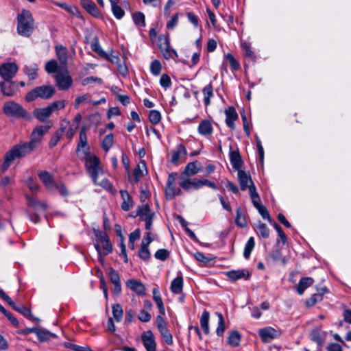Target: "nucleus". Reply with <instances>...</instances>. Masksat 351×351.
<instances>
[{"instance_id": "f257e3e1", "label": "nucleus", "mask_w": 351, "mask_h": 351, "mask_svg": "<svg viewBox=\"0 0 351 351\" xmlns=\"http://www.w3.org/2000/svg\"><path fill=\"white\" fill-rule=\"evenodd\" d=\"M34 150V149L27 142L14 145L5 154V160L1 167L2 171H6L14 160L24 158Z\"/></svg>"}, {"instance_id": "f03ea898", "label": "nucleus", "mask_w": 351, "mask_h": 351, "mask_svg": "<svg viewBox=\"0 0 351 351\" xmlns=\"http://www.w3.org/2000/svg\"><path fill=\"white\" fill-rule=\"evenodd\" d=\"M34 29V21L29 10H23L17 16V32L25 37H29Z\"/></svg>"}, {"instance_id": "7ed1b4c3", "label": "nucleus", "mask_w": 351, "mask_h": 351, "mask_svg": "<svg viewBox=\"0 0 351 351\" xmlns=\"http://www.w3.org/2000/svg\"><path fill=\"white\" fill-rule=\"evenodd\" d=\"M81 159L85 162L84 166L87 173L92 178L94 184H97L99 176L103 174L99 158L95 155H90Z\"/></svg>"}, {"instance_id": "20e7f679", "label": "nucleus", "mask_w": 351, "mask_h": 351, "mask_svg": "<svg viewBox=\"0 0 351 351\" xmlns=\"http://www.w3.org/2000/svg\"><path fill=\"white\" fill-rule=\"evenodd\" d=\"M3 112L8 117L16 119H31V114L21 105L14 101L5 102L3 106Z\"/></svg>"}, {"instance_id": "39448f33", "label": "nucleus", "mask_w": 351, "mask_h": 351, "mask_svg": "<svg viewBox=\"0 0 351 351\" xmlns=\"http://www.w3.org/2000/svg\"><path fill=\"white\" fill-rule=\"evenodd\" d=\"M55 93V88L52 86L43 85L36 86L26 94L25 99L27 102L33 101L38 98L49 99L53 96Z\"/></svg>"}, {"instance_id": "423d86ee", "label": "nucleus", "mask_w": 351, "mask_h": 351, "mask_svg": "<svg viewBox=\"0 0 351 351\" xmlns=\"http://www.w3.org/2000/svg\"><path fill=\"white\" fill-rule=\"evenodd\" d=\"M196 163L197 162L188 163L180 175V182L179 185L186 191L191 189L193 179H191L190 177L197 174L201 171V169L197 167Z\"/></svg>"}, {"instance_id": "0eeeda50", "label": "nucleus", "mask_w": 351, "mask_h": 351, "mask_svg": "<svg viewBox=\"0 0 351 351\" xmlns=\"http://www.w3.org/2000/svg\"><path fill=\"white\" fill-rule=\"evenodd\" d=\"M96 237L97 239L95 247L97 251L99 261L102 262L104 261L103 257L112 252V247L105 232H98Z\"/></svg>"}, {"instance_id": "6e6552de", "label": "nucleus", "mask_w": 351, "mask_h": 351, "mask_svg": "<svg viewBox=\"0 0 351 351\" xmlns=\"http://www.w3.org/2000/svg\"><path fill=\"white\" fill-rule=\"evenodd\" d=\"M158 47L165 59L168 60L178 57L176 50L170 47L169 35H160L158 36Z\"/></svg>"}, {"instance_id": "1a4fd4ad", "label": "nucleus", "mask_w": 351, "mask_h": 351, "mask_svg": "<svg viewBox=\"0 0 351 351\" xmlns=\"http://www.w3.org/2000/svg\"><path fill=\"white\" fill-rule=\"evenodd\" d=\"M177 177L178 173L176 172H172L168 176L165 187V195L168 199H172L176 195H180L182 193L181 189L176 186Z\"/></svg>"}, {"instance_id": "9d476101", "label": "nucleus", "mask_w": 351, "mask_h": 351, "mask_svg": "<svg viewBox=\"0 0 351 351\" xmlns=\"http://www.w3.org/2000/svg\"><path fill=\"white\" fill-rule=\"evenodd\" d=\"M50 128L49 125H40L36 127L32 132L30 141L27 142L32 147L37 149L40 145L43 135L47 132Z\"/></svg>"}, {"instance_id": "9b49d317", "label": "nucleus", "mask_w": 351, "mask_h": 351, "mask_svg": "<svg viewBox=\"0 0 351 351\" xmlns=\"http://www.w3.org/2000/svg\"><path fill=\"white\" fill-rule=\"evenodd\" d=\"M55 80L58 88L61 90H68L73 84V80L66 70L58 71L55 75Z\"/></svg>"}, {"instance_id": "f8f14e48", "label": "nucleus", "mask_w": 351, "mask_h": 351, "mask_svg": "<svg viewBox=\"0 0 351 351\" xmlns=\"http://www.w3.org/2000/svg\"><path fill=\"white\" fill-rule=\"evenodd\" d=\"M18 66L14 62L3 63L0 65V76L3 80H12L18 71Z\"/></svg>"}, {"instance_id": "ddd939ff", "label": "nucleus", "mask_w": 351, "mask_h": 351, "mask_svg": "<svg viewBox=\"0 0 351 351\" xmlns=\"http://www.w3.org/2000/svg\"><path fill=\"white\" fill-rule=\"evenodd\" d=\"M86 128L83 126L80 132L79 136V142L76 148V153L78 154L81 151L82 152L84 156L82 158H86L88 156H90V147L88 145L87 141V136H86Z\"/></svg>"}, {"instance_id": "4468645a", "label": "nucleus", "mask_w": 351, "mask_h": 351, "mask_svg": "<svg viewBox=\"0 0 351 351\" xmlns=\"http://www.w3.org/2000/svg\"><path fill=\"white\" fill-rule=\"evenodd\" d=\"M0 91L4 96L13 97L18 91V86L12 80H2L0 82Z\"/></svg>"}, {"instance_id": "2eb2a0df", "label": "nucleus", "mask_w": 351, "mask_h": 351, "mask_svg": "<svg viewBox=\"0 0 351 351\" xmlns=\"http://www.w3.org/2000/svg\"><path fill=\"white\" fill-rule=\"evenodd\" d=\"M141 339L147 351H156V343L152 330L144 332L141 335Z\"/></svg>"}, {"instance_id": "dca6fc26", "label": "nucleus", "mask_w": 351, "mask_h": 351, "mask_svg": "<svg viewBox=\"0 0 351 351\" xmlns=\"http://www.w3.org/2000/svg\"><path fill=\"white\" fill-rule=\"evenodd\" d=\"M258 335L263 342H270L274 339L279 337L280 333L278 330L271 327H266L260 329Z\"/></svg>"}, {"instance_id": "f3484780", "label": "nucleus", "mask_w": 351, "mask_h": 351, "mask_svg": "<svg viewBox=\"0 0 351 351\" xmlns=\"http://www.w3.org/2000/svg\"><path fill=\"white\" fill-rule=\"evenodd\" d=\"M238 180L241 191L250 190L251 185H254L250 176L243 170L238 171Z\"/></svg>"}, {"instance_id": "a211bd4d", "label": "nucleus", "mask_w": 351, "mask_h": 351, "mask_svg": "<svg viewBox=\"0 0 351 351\" xmlns=\"http://www.w3.org/2000/svg\"><path fill=\"white\" fill-rule=\"evenodd\" d=\"M38 178L48 191H54V186L57 182L53 180V176L48 171H43L39 172Z\"/></svg>"}, {"instance_id": "6ab92c4d", "label": "nucleus", "mask_w": 351, "mask_h": 351, "mask_svg": "<svg viewBox=\"0 0 351 351\" xmlns=\"http://www.w3.org/2000/svg\"><path fill=\"white\" fill-rule=\"evenodd\" d=\"M226 123L231 129L235 128L234 121L238 119V114L234 107H229L225 110Z\"/></svg>"}, {"instance_id": "aec40b11", "label": "nucleus", "mask_w": 351, "mask_h": 351, "mask_svg": "<svg viewBox=\"0 0 351 351\" xmlns=\"http://www.w3.org/2000/svg\"><path fill=\"white\" fill-rule=\"evenodd\" d=\"M154 213L151 210L149 206L145 204L138 207L136 216H138L142 221H145L154 219Z\"/></svg>"}, {"instance_id": "412c9836", "label": "nucleus", "mask_w": 351, "mask_h": 351, "mask_svg": "<svg viewBox=\"0 0 351 351\" xmlns=\"http://www.w3.org/2000/svg\"><path fill=\"white\" fill-rule=\"evenodd\" d=\"M226 276L232 281H237L241 278L248 279L250 274L247 269L232 270L226 273Z\"/></svg>"}, {"instance_id": "4be33fe9", "label": "nucleus", "mask_w": 351, "mask_h": 351, "mask_svg": "<svg viewBox=\"0 0 351 351\" xmlns=\"http://www.w3.org/2000/svg\"><path fill=\"white\" fill-rule=\"evenodd\" d=\"M128 288L134 291L136 294L140 295H145V287L141 282L131 279L128 280L126 283Z\"/></svg>"}, {"instance_id": "5701e85b", "label": "nucleus", "mask_w": 351, "mask_h": 351, "mask_svg": "<svg viewBox=\"0 0 351 351\" xmlns=\"http://www.w3.org/2000/svg\"><path fill=\"white\" fill-rule=\"evenodd\" d=\"M204 186H206L210 187L214 190L217 189V186L214 182L210 181L208 179H199V178H193V182L192 183L191 189H193L197 190Z\"/></svg>"}, {"instance_id": "b1692460", "label": "nucleus", "mask_w": 351, "mask_h": 351, "mask_svg": "<svg viewBox=\"0 0 351 351\" xmlns=\"http://www.w3.org/2000/svg\"><path fill=\"white\" fill-rule=\"evenodd\" d=\"M197 131L202 136H207L210 135L213 131V127L212 125L211 121L208 119H204L200 121L198 125Z\"/></svg>"}, {"instance_id": "393cba45", "label": "nucleus", "mask_w": 351, "mask_h": 351, "mask_svg": "<svg viewBox=\"0 0 351 351\" xmlns=\"http://www.w3.org/2000/svg\"><path fill=\"white\" fill-rule=\"evenodd\" d=\"M34 116L40 121L44 122L52 114L51 109L47 106L45 108H36L33 112Z\"/></svg>"}, {"instance_id": "a878e982", "label": "nucleus", "mask_w": 351, "mask_h": 351, "mask_svg": "<svg viewBox=\"0 0 351 351\" xmlns=\"http://www.w3.org/2000/svg\"><path fill=\"white\" fill-rule=\"evenodd\" d=\"M80 2L82 6L92 16L95 17L99 16V11L92 0H81Z\"/></svg>"}, {"instance_id": "bb28decb", "label": "nucleus", "mask_w": 351, "mask_h": 351, "mask_svg": "<svg viewBox=\"0 0 351 351\" xmlns=\"http://www.w3.org/2000/svg\"><path fill=\"white\" fill-rule=\"evenodd\" d=\"M123 202L121 204V209L124 211H128L133 206V201L132 197L127 191H120Z\"/></svg>"}, {"instance_id": "cd10ccee", "label": "nucleus", "mask_w": 351, "mask_h": 351, "mask_svg": "<svg viewBox=\"0 0 351 351\" xmlns=\"http://www.w3.org/2000/svg\"><path fill=\"white\" fill-rule=\"evenodd\" d=\"M230 160L232 167L236 170H241L243 161L238 150L230 152Z\"/></svg>"}, {"instance_id": "c85d7f7f", "label": "nucleus", "mask_w": 351, "mask_h": 351, "mask_svg": "<svg viewBox=\"0 0 351 351\" xmlns=\"http://www.w3.org/2000/svg\"><path fill=\"white\" fill-rule=\"evenodd\" d=\"M186 155V149L184 145L179 144L176 149L172 151L171 161L172 163L176 164L179 160Z\"/></svg>"}, {"instance_id": "c756f323", "label": "nucleus", "mask_w": 351, "mask_h": 351, "mask_svg": "<svg viewBox=\"0 0 351 351\" xmlns=\"http://www.w3.org/2000/svg\"><path fill=\"white\" fill-rule=\"evenodd\" d=\"M26 198L28 202V206L29 207H32L34 210H41L43 212H45L47 210V205L45 203L41 202L38 199L29 195H27Z\"/></svg>"}, {"instance_id": "7c9ffc66", "label": "nucleus", "mask_w": 351, "mask_h": 351, "mask_svg": "<svg viewBox=\"0 0 351 351\" xmlns=\"http://www.w3.org/2000/svg\"><path fill=\"white\" fill-rule=\"evenodd\" d=\"M56 56L62 66H66L67 64V49L62 45H57L56 47Z\"/></svg>"}, {"instance_id": "2f4dec72", "label": "nucleus", "mask_w": 351, "mask_h": 351, "mask_svg": "<svg viewBox=\"0 0 351 351\" xmlns=\"http://www.w3.org/2000/svg\"><path fill=\"white\" fill-rule=\"evenodd\" d=\"M314 280L311 277L302 278L296 287L297 292L299 295H302L304 290L313 285Z\"/></svg>"}, {"instance_id": "473e14b6", "label": "nucleus", "mask_w": 351, "mask_h": 351, "mask_svg": "<svg viewBox=\"0 0 351 351\" xmlns=\"http://www.w3.org/2000/svg\"><path fill=\"white\" fill-rule=\"evenodd\" d=\"M171 291L174 294H179L183 289V278L182 275L177 276L171 283Z\"/></svg>"}, {"instance_id": "72a5a7b5", "label": "nucleus", "mask_w": 351, "mask_h": 351, "mask_svg": "<svg viewBox=\"0 0 351 351\" xmlns=\"http://www.w3.org/2000/svg\"><path fill=\"white\" fill-rule=\"evenodd\" d=\"M152 293L153 299L159 309L160 313L162 315H165V308L158 289L156 287L154 288L152 290Z\"/></svg>"}, {"instance_id": "f704fd0d", "label": "nucleus", "mask_w": 351, "mask_h": 351, "mask_svg": "<svg viewBox=\"0 0 351 351\" xmlns=\"http://www.w3.org/2000/svg\"><path fill=\"white\" fill-rule=\"evenodd\" d=\"M202 93L204 95V103L206 106H208L210 104V99L214 96L213 88L211 83L203 88Z\"/></svg>"}, {"instance_id": "c9c22d12", "label": "nucleus", "mask_w": 351, "mask_h": 351, "mask_svg": "<svg viewBox=\"0 0 351 351\" xmlns=\"http://www.w3.org/2000/svg\"><path fill=\"white\" fill-rule=\"evenodd\" d=\"M258 236L267 239L269 236V229L267 225L261 221H258L254 228Z\"/></svg>"}, {"instance_id": "e433bc0d", "label": "nucleus", "mask_w": 351, "mask_h": 351, "mask_svg": "<svg viewBox=\"0 0 351 351\" xmlns=\"http://www.w3.org/2000/svg\"><path fill=\"white\" fill-rule=\"evenodd\" d=\"M227 341L230 346L237 347L240 344L241 335L238 331L232 330L230 332Z\"/></svg>"}, {"instance_id": "4c0bfd02", "label": "nucleus", "mask_w": 351, "mask_h": 351, "mask_svg": "<svg viewBox=\"0 0 351 351\" xmlns=\"http://www.w3.org/2000/svg\"><path fill=\"white\" fill-rule=\"evenodd\" d=\"M209 319H210L209 312L207 311H204L202 313L201 318H200V325H201V327L202 328L204 333L206 335L209 334V332H210Z\"/></svg>"}, {"instance_id": "58836bf2", "label": "nucleus", "mask_w": 351, "mask_h": 351, "mask_svg": "<svg viewBox=\"0 0 351 351\" xmlns=\"http://www.w3.org/2000/svg\"><path fill=\"white\" fill-rule=\"evenodd\" d=\"M158 329L161 336L163 337L165 343L169 346L172 345L173 343V336L167 328V325L161 326Z\"/></svg>"}, {"instance_id": "ea45409f", "label": "nucleus", "mask_w": 351, "mask_h": 351, "mask_svg": "<svg viewBox=\"0 0 351 351\" xmlns=\"http://www.w3.org/2000/svg\"><path fill=\"white\" fill-rule=\"evenodd\" d=\"M16 311L19 313H21L24 317L29 319V320L34 322H38L40 319L37 317H35L31 313V311L29 308L24 306H19L18 308H16Z\"/></svg>"}, {"instance_id": "a19ab883", "label": "nucleus", "mask_w": 351, "mask_h": 351, "mask_svg": "<svg viewBox=\"0 0 351 351\" xmlns=\"http://www.w3.org/2000/svg\"><path fill=\"white\" fill-rule=\"evenodd\" d=\"M250 196L252 199V204L256 208L259 206H261L262 204L261 202V199L259 197V195L256 192V189L255 185H251L250 189Z\"/></svg>"}, {"instance_id": "79ce46f5", "label": "nucleus", "mask_w": 351, "mask_h": 351, "mask_svg": "<svg viewBox=\"0 0 351 351\" xmlns=\"http://www.w3.org/2000/svg\"><path fill=\"white\" fill-rule=\"evenodd\" d=\"M38 66L36 64L25 66L24 68L25 73L28 76L29 80H34L38 76Z\"/></svg>"}, {"instance_id": "37998d69", "label": "nucleus", "mask_w": 351, "mask_h": 351, "mask_svg": "<svg viewBox=\"0 0 351 351\" xmlns=\"http://www.w3.org/2000/svg\"><path fill=\"white\" fill-rule=\"evenodd\" d=\"M36 336L40 341H46L50 337L56 338L57 337L56 334L40 328H38Z\"/></svg>"}, {"instance_id": "c03bdc74", "label": "nucleus", "mask_w": 351, "mask_h": 351, "mask_svg": "<svg viewBox=\"0 0 351 351\" xmlns=\"http://www.w3.org/2000/svg\"><path fill=\"white\" fill-rule=\"evenodd\" d=\"M237 215L235 218V222L237 225L241 228H244L247 226V221L245 219V214L242 211L241 208L237 209Z\"/></svg>"}, {"instance_id": "a18cd8bd", "label": "nucleus", "mask_w": 351, "mask_h": 351, "mask_svg": "<svg viewBox=\"0 0 351 351\" xmlns=\"http://www.w3.org/2000/svg\"><path fill=\"white\" fill-rule=\"evenodd\" d=\"M132 19L137 27H143L145 26V16L143 12H138L133 14Z\"/></svg>"}, {"instance_id": "49530a36", "label": "nucleus", "mask_w": 351, "mask_h": 351, "mask_svg": "<svg viewBox=\"0 0 351 351\" xmlns=\"http://www.w3.org/2000/svg\"><path fill=\"white\" fill-rule=\"evenodd\" d=\"M64 132V128H61L56 131L53 136L51 137L49 143V147L52 148L55 147L58 141L60 140L62 136H63V134Z\"/></svg>"}, {"instance_id": "de8ad7c7", "label": "nucleus", "mask_w": 351, "mask_h": 351, "mask_svg": "<svg viewBox=\"0 0 351 351\" xmlns=\"http://www.w3.org/2000/svg\"><path fill=\"white\" fill-rule=\"evenodd\" d=\"M90 47L91 49L98 53L101 57L107 58L108 54L102 49L97 38L92 41Z\"/></svg>"}, {"instance_id": "09e8293b", "label": "nucleus", "mask_w": 351, "mask_h": 351, "mask_svg": "<svg viewBox=\"0 0 351 351\" xmlns=\"http://www.w3.org/2000/svg\"><path fill=\"white\" fill-rule=\"evenodd\" d=\"M255 245L254 237H251L247 240L243 252V256L245 258L248 259L250 256L251 252L253 250Z\"/></svg>"}, {"instance_id": "8fccbe9b", "label": "nucleus", "mask_w": 351, "mask_h": 351, "mask_svg": "<svg viewBox=\"0 0 351 351\" xmlns=\"http://www.w3.org/2000/svg\"><path fill=\"white\" fill-rule=\"evenodd\" d=\"M113 143L114 136L112 134H109L104 137L101 143V147L106 152H108L110 150V149L112 147Z\"/></svg>"}, {"instance_id": "3c124183", "label": "nucleus", "mask_w": 351, "mask_h": 351, "mask_svg": "<svg viewBox=\"0 0 351 351\" xmlns=\"http://www.w3.org/2000/svg\"><path fill=\"white\" fill-rule=\"evenodd\" d=\"M217 316L218 317V326L216 329V333L218 336L221 337L223 335L225 331V321L223 317V315L221 313H216Z\"/></svg>"}, {"instance_id": "603ef678", "label": "nucleus", "mask_w": 351, "mask_h": 351, "mask_svg": "<svg viewBox=\"0 0 351 351\" xmlns=\"http://www.w3.org/2000/svg\"><path fill=\"white\" fill-rule=\"evenodd\" d=\"M241 48L244 51V56L249 60L254 61L255 60V55L254 51L251 49L250 45L247 43H241Z\"/></svg>"}, {"instance_id": "864d4df0", "label": "nucleus", "mask_w": 351, "mask_h": 351, "mask_svg": "<svg viewBox=\"0 0 351 351\" xmlns=\"http://www.w3.org/2000/svg\"><path fill=\"white\" fill-rule=\"evenodd\" d=\"M90 97L91 95L90 94H85L77 97L75 100L74 108L77 109L79 106L82 104L90 103Z\"/></svg>"}, {"instance_id": "5fc2aeb1", "label": "nucleus", "mask_w": 351, "mask_h": 351, "mask_svg": "<svg viewBox=\"0 0 351 351\" xmlns=\"http://www.w3.org/2000/svg\"><path fill=\"white\" fill-rule=\"evenodd\" d=\"M112 308L114 319L118 322H121L123 317V309L121 306L119 304H116L112 306Z\"/></svg>"}, {"instance_id": "6e6d98bb", "label": "nucleus", "mask_w": 351, "mask_h": 351, "mask_svg": "<svg viewBox=\"0 0 351 351\" xmlns=\"http://www.w3.org/2000/svg\"><path fill=\"white\" fill-rule=\"evenodd\" d=\"M143 169H145V164L143 163L141 165H138V166L134 169L133 175L134 177V182L137 183L141 178L143 176Z\"/></svg>"}, {"instance_id": "4d7b16f0", "label": "nucleus", "mask_w": 351, "mask_h": 351, "mask_svg": "<svg viewBox=\"0 0 351 351\" xmlns=\"http://www.w3.org/2000/svg\"><path fill=\"white\" fill-rule=\"evenodd\" d=\"M67 101L66 100H58L52 102L48 106L51 109V112L62 109L67 104Z\"/></svg>"}, {"instance_id": "13d9d810", "label": "nucleus", "mask_w": 351, "mask_h": 351, "mask_svg": "<svg viewBox=\"0 0 351 351\" xmlns=\"http://www.w3.org/2000/svg\"><path fill=\"white\" fill-rule=\"evenodd\" d=\"M162 70V65L159 60H154L152 62L150 65V71L154 75H158Z\"/></svg>"}, {"instance_id": "bf43d9fd", "label": "nucleus", "mask_w": 351, "mask_h": 351, "mask_svg": "<svg viewBox=\"0 0 351 351\" xmlns=\"http://www.w3.org/2000/svg\"><path fill=\"white\" fill-rule=\"evenodd\" d=\"M149 119L152 124H158L161 120L160 113L159 112V111L156 110H151L149 114Z\"/></svg>"}, {"instance_id": "052dcab7", "label": "nucleus", "mask_w": 351, "mask_h": 351, "mask_svg": "<svg viewBox=\"0 0 351 351\" xmlns=\"http://www.w3.org/2000/svg\"><path fill=\"white\" fill-rule=\"evenodd\" d=\"M58 63L55 60H51L45 64V70L48 73H57L58 71Z\"/></svg>"}, {"instance_id": "680f3d73", "label": "nucleus", "mask_w": 351, "mask_h": 351, "mask_svg": "<svg viewBox=\"0 0 351 351\" xmlns=\"http://www.w3.org/2000/svg\"><path fill=\"white\" fill-rule=\"evenodd\" d=\"M179 13L173 14L171 19L167 21L166 27L167 29L173 30L178 24Z\"/></svg>"}, {"instance_id": "e2e57ef3", "label": "nucleus", "mask_w": 351, "mask_h": 351, "mask_svg": "<svg viewBox=\"0 0 351 351\" xmlns=\"http://www.w3.org/2000/svg\"><path fill=\"white\" fill-rule=\"evenodd\" d=\"M111 6L114 16L117 19H121L125 14L124 10L118 5V3H113Z\"/></svg>"}, {"instance_id": "0e129e2a", "label": "nucleus", "mask_w": 351, "mask_h": 351, "mask_svg": "<svg viewBox=\"0 0 351 351\" xmlns=\"http://www.w3.org/2000/svg\"><path fill=\"white\" fill-rule=\"evenodd\" d=\"M225 57L229 62L232 70L237 71L239 69L240 64L232 53H227L225 55Z\"/></svg>"}, {"instance_id": "69168bd1", "label": "nucleus", "mask_w": 351, "mask_h": 351, "mask_svg": "<svg viewBox=\"0 0 351 351\" xmlns=\"http://www.w3.org/2000/svg\"><path fill=\"white\" fill-rule=\"evenodd\" d=\"M138 256L142 260L148 261L151 256L148 247L141 245L138 251Z\"/></svg>"}, {"instance_id": "338daca9", "label": "nucleus", "mask_w": 351, "mask_h": 351, "mask_svg": "<svg viewBox=\"0 0 351 351\" xmlns=\"http://www.w3.org/2000/svg\"><path fill=\"white\" fill-rule=\"evenodd\" d=\"M311 339L316 342L318 345H321L323 342V338L320 334V330L319 328L313 329L311 332Z\"/></svg>"}, {"instance_id": "774afa93", "label": "nucleus", "mask_w": 351, "mask_h": 351, "mask_svg": "<svg viewBox=\"0 0 351 351\" xmlns=\"http://www.w3.org/2000/svg\"><path fill=\"white\" fill-rule=\"evenodd\" d=\"M256 209L264 219H267L270 223L273 222V219L271 218L270 215L265 206L261 204L257 207Z\"/></svg>"}]
</instances>
